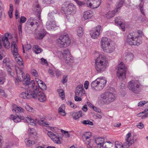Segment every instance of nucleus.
Wrapping results in <instances>:
<instances>
[{
	"label": "nucleus",
	"instance_id": "f257e3e1",
	"mask_svg": "<svg viewBox=\"0 0 148 148\" xmlns=\"http://www.w3.org/2000/svg\"><path fill=\"white\" fill-rule=\"evenodd\" d=\"M17 77L15 82L16 85H18L19 82L23 81V84L25 85L26 88H28V91L34 92L39 90V88L37 85H36L35 81L34 80L30 81V78L28 74L25 75L22 71L18 67H16Z\"/></svg>",
	"mask_w": 148,
	"mask_h": 148
},
{
	"label": "nucleus",
	"instance_id": "f03ea898",
	"mask_svg": "<svg viewBox=\"0 0 148 148\" xmlns=\"http://www.w3.org/2000/svg\"><path fill=\"white\" fill-rule=\"evenodd\" d=\"M108 61L106 57L102 55H99L95 60V68L98 73L104 71L108 66Z\"/></svg>",
	"mask_w": 148,
	"mask_h": 148
},
{
	"label": "nucleus",
	"instance_id": "7ed1b4c3",
	"mask_svg": "<svg viewBox=\"0 0 148 148\" xmlns=\"http://www.w3.org/2000/svg\"><path fill=\"white\" fill-rule=\"evenodd\" d=\"M143 35V33L140 30L130 33L127 36V42L130 45L138 46L141 43L139 41L138 37H141Z\"/></svg>",
	"mask_w": 148,
	"mask_h": 148
},
{
	"label": "nucleus",
	"instance_id": "20e7f679",
	"mask_svg": "<svg viewBox=\"0 0 148 148\" xmlns=\"http://www.w3.org/2000/svg\"><path fill=\"white\" fill-rule=\"evenodd\" d=\"M107 82L105 77H100L92 82L91 87L93 90L100 91L105 86Z\"/></svg>",
	"mask_w": 148,
	"mask_h": 148
},
{
	"label": "nucleus",
	"instance_id": "39448f33",
	"mask_svg": "<svg viewBox=\"0 0 148 148\" xmlns=\"http://www.w3.org/2000/svg\"><path fill=\"white\" fill-rule=\"evenodd\" d=\"M128 88L133 93L138 94L142 90V86L138 80H132L128 83Z\"/></svg>",
	"mask_w": 148,
	"mask_h": 148
},
{
	"label": "nucleus",
	"instance_id": "423d86ee",
	"mask_svg": "<svg viewBox=\"0 0 148 148\" xmlns=\"http://www.w3.org/2000/svg\"><path fill=\"white\" fill-rule=\"evenodd\" d=\"M62 8L63 11L66 16L73 15L75 13L76 11L75 5L68 1L64 3Z\"/></svg>",
	"mask_w": 148,
	"mask_h": 148
},
{
	"label": "nucleus",
	"instance_id": "0eeeda50",
	"mask_svg": "<svg viewBox=\"0 0 148 148\" xmlns=\"http://www.w3.org/2000/svg\"><path fill=\"white\" fill-rule=\"evenodd\" d=\"M58 45L60 47H66L71 43V40L68 34L63 35L57 40Z\"/></svg>",
	"mask_w": 148,
	"mask_h": 148
},
{
	"label": "nucleus",
	"instance_id": "6e6552de",
	"mask_svg": "<svg viewBox=\"0 0 148 148\" xmlns=\"http://www.w3.org/2000/svg\"><path fill=\"white\" fill-rule=\"evenodd\" d=\"M118 70L117 71V76L119 79L122 80L125 78V74L126 67L125 64L123 62H121L117 66Z\"/></svg>",
	"mask_w": 148,
	"mask_h": 148
},
{
	"label": "nucleus",
	"instance_id": "1a4fd4ad",
	"mask_svg": "<svg viewBox=\"0 0 148 148\" xmlns=\"http://www.w3.org/2000/svg\"><path fill=\"white\" fill-rule=\"evenodd\" d=\"M11 48L13 51V55L16 61L19 65H22L23 64V60L18 53V47L15 42L13 41L12 42Z\"/></svg>",
	"mask_w": 148,
	"mask_h": 148
},
{
	"label": "nucleus",
	"instance_id": "9d476101",
	"mask_svg": "<svg viewBox=\"0 0 148 148\" xmlns=\"http://www.w3.org/2000/svg\"><path fill=\"white\" fill-rule=\"evenodd\" d=\"M59 54H60L62 56L66 63H69L73 62V58L68 49H66L61 52H59Z\"/></svg>",
	"mask_w": 148,
	"mask_h": 148
},
{
	"label": "nucleus",
	"instance_id": "9b49d317",
	"mask_svg": "<svg viewBox=\"0 0 148 148\" xmlns=\"http://www.w3.org/2000/svg\"><path fill=\"white\" fill-rule=\"evenodd\" d=\"M115 95L110 92H106L101 95L104 101L106 103H109L114 101L115 99Z\"/></svg>",
	"mask_w": 148,
	"mask_h": 148
},
{
	"label": "nucleus",
	"instance_id": "f8f14e48",
	"mask_svg": "<svg viewBox=\"0 0 148 148\" xmlns=\"http://www.w3.org/2000/svg\"><path fill=\"white\" fill-rule=\"evenodd\" d=\"M101 30V25H97L90 31V35L91 37L93 39L97 38L100 34Z\"/></svg>",
	"mask_w": 148,
	"mask_h": 148
},
{
	"label": "nucleus",
	"instance_id": "ddd939ff",
	"mask_svg": "<svg viewBox=\"0 0 148 148\" xmlns=\"http://www.w3.org/2000/svg\"><path fill=\"white\" fill-rule=\"evenodd\" d=\"M101 0H87L88 6L92 8H96L100 5Z\"/></svg>",
	"mask_w": 148,
	"mask_h": 148
},
{
	"label": "nucleus",
	"instance_id": "4468645a",
	"mask_svg": "<svg viewBox=\"0 0 148 148\" xmlns=\"http://www.w3.org/2000/svg\"><path fill=\"white\" fill-rule=\"evenodd\" d=\"M33 95H34L35 97L33 98H37L41 102L45 101L47 99L46 97L45 94L42 91H39V90H37V92H33Z\"/></svg>",
	"mask_w": 148,
	"mask_h": 148
},
{
	"label": "nucleus",
	"instance_id": "2eb2a0df",
	"mask_svg": "<svg viewBox=\"0 0 148 148\" xmlns=\"http://www.w3.org/2000/svg\"><path fill=\"white\" fill-rule=\"evenodd\" d=\"M132 134L130 132H129L126 136V141L123 143V145L126 148L129 147L134 143V140L132 138Z\"/></svg>",
	"mask_w": 148,
	"mask_h": 148
},
{
	"label": "nucleus",
	"instance_id": "dca6fc26",
	"mask_svg": "<svg viewBox=\"0 0 148 148\" xmlns=\"http://www.w3.org/2000/svg\"><path fill=\"white\" fill-rule=\"evenodd\" d=\"M75 95L76 96H79L81 97L84 94L85 91L84 90L83 85H79L76 88Z\"/></svg>",
	"mask_w": 148,
	"mask_h": 148
},
{
	"label": "nucleus",
	"instance_id": "f3484780",
	"mask_svg": "<svg viewBox=\"0 0 148 148\" xmlns=\"http://www.w3.org/2000/svg\"><path fill=\"white\" fill-rule=\"evenodd\" d=\"M46 34V32L45 30L43 29L35 33L34 36L36 39L40 40L42 39Z\"/></svg>",
	"mask_w": 148,
	"mask_h": 148
},
{
	"label": "nucleus",
	"instance_id": "a211bd4d",
	"mask_svg": "<svg viewBox=\"0 0 148 148\" xmlns=\"http://www.w3.org/2000/svg\"><path fill=\"white\" fill-rule=\"evenodd\" d=\"M91 136V133L90 132H86L84 133L82 138L83 140L86 144H90V139Z\"/></svg>",
	"mask_w": 148,
	"mask_h": 148
},
{
	"label": "nucleus",
	"instance_id": "6ab92c4d",
	"mask_svg": "<svg viewBox=\"0 0 148 148\" xmlns=\"http://www.w3.org/2000/svg\"><path fill=\"white\" fill-rule=\"evenodd\" d=\"M33 95V92H30L27 91L26 92H23L20 95V97L23 99H30L34 98Z\"/></svg>",
	"mask_w": 148,
	"mask_h": 148
},
{
	"label": "nucleus",
	"instance_id": "aec40b11",
	"mask_svg": "<svg viewBox=\"0 0 148 148\" xmlns=\"http://www.w3.org/2000/svg\"><path fill=\"white\" fill-rule=\"evenodd\" d=\"M110 41L109 39L106 37H103L100 41L101 48L103 49L110 45Z\"/></svg>",
	"mask_w": 148,
	"mask_h": 148
},
{
	"label": "nucleus",
	"instance_id": "412c9836",
	"mask_svg": "<svg viewBox=\"0 0 148 148\" xmlns=\"http://www.w3.org/2000/svg\"><path fill=\"white\" fill-rule=\"evenodd\" d=\"M124 57L126 60L131 61L134 58V56L132 52L126 51L125 53Z\"/></svg>",
	"mask_w": 148,
	"mask_h": 148
},
{
	"label": "nucleus",
	"instance_id": "4be33fe9",
	"mask_svg": "<svg viewBox=\"0 0 148 148\" xmlns=\"http://www.w3.org/2000/svg\"><path fill=\"white\" fill-rule=\"evenodd\" d=\"M56 26L55 22L54 21H49L46 24V27L49 30H51Z\"/></svg>",
	"mask_w": 148,
	"mask_h": 148
},
{
	"label": "nucleus",
	"instance_id": "5701e85b",
	"mask_svg": "<svg viewBox=\"0 0 148 148\" xmlns=\"http://www.w3.org/2000/svg\"><path fill=\"white\" fill-rule=\"evenodd\" d=\"M38 21L33 17H30L28 19L27 21L26 24L28 25H30L32 27L34 25L38 23Z\"/></svg>",
	"mask_w": 148,
	"mask_h": 148
},
{
	"label": "nucleus",
	"instance_id": "b1692460",
	"mask_svg": "<svg viewBox=\"0 0 148 148\" xmlns=\"http://www.w3.org/2000/svg\"><path fill=\"white\" fill-rule=\"evenodd\" d=\"M2 41L5 47L7 49H8L10 47V43L8 41V38L5 36H3L2 38Z\"/></svg>",
	"mask_w": 148,
	"mask_h": 148
},
{
	"label": "nucleus",
	"instance_id": "393cba45",
	"mask_svg": "<svg viewBox=\"0 0 148 148\" xmlns=\"http://www.w3.org/2000/svg\"><path fill=\"white\" fill-rule=\"evenodd\" d=\"M114 50L115 47L111 44L103 49L104 52L108 53H112L114 51Z\"/></svg>",
	"mask_w": 148,
	"mask_h": 148
},
{
	"label": "nucleus",
	"instance_id": "a878e982",
	"mask_svg": "<svg viewBox=\"0 0 148 148\" xmlns=\"http://www.w3.org/2000/svg\"><path fill=\"white\" fill-rule=\"evenodd\" d=\"M10 118L13 120L15 123L19 122L21 120H23L24 119V117L23 116L19 117L18 116H16L13 115H11L10 116Z\"/></svg>",
	"mask_w": 148,
	"mask_h": 148
},
{
	"label": "nucleus",
	"instance_id": "bb28decb",
	"mask_svg": "<svg viewBox=\"0 0 148 148\" xmlns=\"http://www.w3.org/2000/svg\"><path fill=\"white\" fill-rule=\"evenodd\" d=\"M116 12L115 10L109 11L105 14V16L107 18H110L115 16Z\"/></svg>",
	"mask_w": 148,
	"mask_h": 148
},
{
	"label": "nucleus",
	"instance_id": "cd10ccee",
	"mask_svg": "<svg viewBox=\"0 0 148 148\" xmlns=\"http://www.w3.org/2000/svg\"><path fill=\"white\" fill-rule=\"evenodd\" d=\"M92 16V12L90 11H86L84 12V18L85 20L90 18Z\"/></svg>",
	"mask_w": 148,
	"mask_h": 148
},
{
	"label": "nucleus",
	"instance_id": "c85d7f7f",
	"mask_svg": "<svg viewBox=\"0 0 148 148\" xmlns=\"http://www.w3.org/2000/svg\"><path fill=\"white\" fill-rule=\"evenodd\" d=\"M58 112L62 116H64L66 115L65 111V107L64 105H62L58 110Z\"/></svg>",
	"mask_w": 148,
	"mask_h": 148
},
{
	"label": "nucleus",
	"instance_id": "c756f323",
	"mask_svg": "<svg viewBox=\"0 0 148 148\" xmlns=\"http://www.w3.org/2000/svg\"><path fill=\"white\" fill-rule=\"evenodd\" d=\"M25 142L27 147H30L32 146L35 143V141L34 140L32 141L26 138L25 140Z\"/></svg>",
	"mask_w": 148,
	"mask_h": 148
},
{
	"label": "nucleus",
	"instance_id": "7c9ffc66",
	"mask_svg": "<svg viewBox=\"0 0 148 148\" xmlns=\"http://www.w3.org/2000/svg\"><path fill=\"white\" fill-rule=\"evenodd\" d=\"M12 111L13 112H14L16 114H17L23 112L24 111V110L21 107L16 106L15 108L14 109H13L12 110Z\"/></svg>",
	"mask_w": 148,
	"mask_h": 148
},
{
	"label": "nucleus",
	"instance_id": "2f4dec72",
	"mask_svg": "<svg viewBox=\"0 0 148 148\" xmlns=\"http://www.w3.org/2000/svg\"><path fill=\"white\" fill-rule=\"evenodd\" d=\"M123 2L120 1L116 5V8L115 9L116 12H118L120 10L121 8L122 7Z\"/></svg>",
	"mask_w": 148,
	"mask_h": 148
},
{
	"label": "nucleus",
	"instance_id": "473e14b6",
	"mask_svg": "<svg viewBox=\"0 0 148 148\" xmlns=\"http://www.w3.org/2000/svg\"><path fill=\"white\" fill-rule=\"evenodd\" d=\"M104 142V139L102 138H96L95 140V142L97 145V146L101 145Z\"/></svg>",
	"mask_w": 148,
	"mask_h": 148
},
{
	"label": "nucleus",
	"instance_id": "72a5a7b5",
	"mask_svg": "<svg viewBox=\"0 0 148 148\" xmlns=\"http://www.w3.org/2000/svg\"><path fill=\"white\" fill-rule=\"evenodd\" d=\"M51 139L56 143L58 144L61 143L60 140L59 138L56 134L54 135V136H53Z\"/></svg>",
	"mask_w": 148,
	"mask_h": 148
},
{
	"label": "nucleus",
	"instance_id": "f704fd0d",
	"mask_svg": "<svg viewBox=\"0 0 148 148\" xmlns=\"http://www.w3.org/2000/svg\"><path fill=\"white\" fill-rule=\"evenodd\" d=\"M57 91L60 96L62 99H63L65 97L64 93L63 90L62 89H58Z\"/></svg>",
	"mask_w": 148,
	"mask_h": 148
},
{
	"label": "nucleus",
	"instance_id": "c9c22d12",
	"mask_svg": "<svg viewBox=\"0 0 148 148\" xmlns=\"http://www.w3.org/2000/svg\"><path fill=\"white\" fill-rule=\"evenodd\" d=\"M83 29L81 27H78L77 29V34L78 36L80 37L83 34Z\"/></svg>",
	"mask_w": 148,
	"mask_h": 148
},
{
	"label": "nucleus",
	"instance_id": "e433bc0d",
	"mask_svg": "<svg viewBox=\"0 0 148 148\" xmlns=\"http://www.w3.org/2000/svg\"><path fill=\"white\" fill-rule=\"evenodd\" d=\"M26 120L27 122L28 123H29L30 125L33 126H35L36 125L35 122L31 118L27 117L26 118Z\"/></svg>",
	"mask_w": 148,
	"mask_h": 148
},
{
	"label": "nucleus",
	"instance_id": "4c0bfd02",
	"mask_svg": "<svg viewBox=\"0 0 148 148\" xmlns=\"http://www.w3.org/2000/svg\"><path fill=\"white\" fill-rule=\"evenodd\" d=\"M97 148H108L109 146H108V142H104L103 144L101 145L97 146Z\"/></svg>",
	"mask_w": 148,
	"mask_h": 148
},
{
	"label": "nucleus",
	"instance_id": "58836bf2",
	"mask_svg": "<svg viewBox=\"0 0 148 148\" xmlns=\"http://www.w3.org/2000/svg\"><path fill=\"white\" fill-rule=\"evenodd\" d=\"M81 123L85 125H93V123L88 120H84L81 122Z\"/></svg>",
	"mask_w": 148,
	"mask_h": 148
},
{
	"label": "nucleus",
	"instance_id": "ea45409f",
	"mask_svg": "<svg viewBox=\"0 0 148 148\" xmlns=\"http://www.w3.org/2000/svg\"><path fill=\"white\" fill-rule=\"evenodd\" d=\"M33 49L36 53H40L41 51V49L40 48L38 47V45H34Z\"/></svg>",
	"mask_w": 148,
	"mask_h": 148
},
{
	"label": "nucleus",
	"instance_id": "a19ab883",
	"mask_svg": "<svg viewBox=\"0 0 148 148\" xmlns=\"http://www.w3.org/2000/svg\"><path fill=\"white\" fill-rule=\"evenodd\" d=\"M34 7H35V10L37 11V12H39L40 10V6L39 3L36 2L34 5Z\"/></svg>",
	"mask_w": 148,
	"mask_h": 148
},
{
	"label": "nucleus",
	"instance_id": "79ce46f5",
	"mask_svg": "<svg viewBox=\"0 0 148 148\" xmlns=\"http://www.w3.org/2000/svg\"><path fill=\"white\" fill-rule=\"evenodd\" d=\"M67 105L69 106L71 108L75 109L77 107V106L71 101H68L66 102Z\"/></svg>",
	"mask_w": 148,
	"mask_h": 148
},
{
	"label": "nucleus",
	"instance_id": "37998d69",
	"mask_svg": "<svg viewBox=\"0 0 148 148\" xmlns=\"http://www.w3.org/2000/svg\"><path fill=\"white\" fill-rule=\"evenodd\" d=\"M72 116L74 120H77L80 118L77 112H73L72 114Z\"/></svg>",
	"mask_w": 148,
	"mask_h": 148
},
{
	"label": "nucleus",
	"instance_id": "c03bdc74",
	"mask_svg": "<svg viewBox=\"0 0 148 148\" xmlns=\"http://www.w3.org/2000/svg\"><path fill=\"white\" fill-rule=\"evenodd\" d=\"M28 133L29 134L36 135L37 134L36 131L33 128H29L28 130Z\"/></svg>",
	"mask_w": 148,
	"mask_h": 148
},
{
	"label": "nucleus",
	"instance_id": "a18cd8bd",
	"mask_svg": "<svg viewBox=\"0 0 148 148\" xmlns=\"http://www.w3.org/2000/svg\"><path fill=\"white\" fill-rule=\"evenodd\" d=\"M38 123L40 125H42L45 126L46 127L48 126L49 124L46 123V122L44 121L40 120L38 121Z\"/></svg>",
	"mask_w": 148,
	"mask_h": 148
},
{
	"label": "nucleus",
	"instance_id": "49530a36",
	"mask_svg": "<svg viewBox=\"0 0 148 148\" xmlns=\"http://www.w3.org/2000/svg\"><path fill=\"white\" fill-rule=\"evenodd\" d=\"M142 113H145V114L142 116V118L143 119L148 117V109H145L142 112Z\"/></svg>",
	"mask_w": 148,
	"mask_h": 148
},
{
	"label": "nucleus",
	"instance_id": "de8ad7c7",
	"mask_svg": "<svg viewBox=\"0 0 148 148\" xmlns=\"http://www.w3.org/2000/svg\"><path fill=\"white\" fill-rule=\"evenodd\" d=\"M25 108L26 110L29 112H33L34 111V108L32 107H31L28 105H27L25 106Z\"/></svg>",
	"mask_w": 148,
	"mask_h": 148
},
{
	"label": "nucleus",
	"instance_id": "09e8293b",
	"mask_svg": "<svg viewBox=\"0 0 148 148\" xmlns=\"http://www.w3.org/2000/svg\"><path fill=\"white\" fill-rule=\"evenodd\" d=\"M115 22L116 24L120 25L121 23V18L118 17L116 18L115 19Z\"/></svg>",
	"mask_w": 148,
	"mask_h": 148
},
{
	"label": "nucleus",
	"instance_id": "8fccbe9b",
	"mask_svg": "<svg viewBox=\"0 0 148 148\" xmlns=\"http://www.w3.org/2000/svg\"><path fill=\"white\" fill-rule=\"evenodd\" d=\"M148 102V101H141L138 103V106L142 107Z\"/></svg>",
	"mask_w": 148,
	"mask_h": 148
},
{
	"label": "nucleus",
	"instance_id": "3c124183",
	"mask_svg": "<svg viewBox=\"0 0 148 148\" xmlns=\"http://www.w3.org/2000/svg\"><path fill=\"white\" fill-rule=\"evenodd\" d=\"M115 145L116 148H123V146L122 144L118 142H115Z\"/></svg>",
	"mask_w": 148,
	"mask_h": 148
},
{
	"label": "nucleus",
	"instance_id": "603ef678",
	"mask_svg": "<svg viewBox=\"0 0 148 148\" xmlns=\"http://www.w3.org/2000/svg\"><path fill=\"white\" fill-rule=\"evenodd\" d=\"M39 88L42 90H46L47 89V86L45 83L44 82H43V83L39 87Z\"/></svg>",
	"mask_w": 148,
	"mask_h": 148
},
{
	"label": "nucleus",
	"instance_id": "864d4df0",
	"mask_svg": "<svg viewBox=\"0 0 148 148\" xmlns=\"http://www.w3.org/2000/svg\"><path fill=\"white\" fill-rule=\"evenodd\" d=\"M27 20L26 18L24 16H21L20 18V24L25 23Z\"/></svg>",
	"mask_w": 148,
	"mask_h": 148
},
{
	"label": "nucleus",
	"instance_id": "5fc2aeb1",
	"mask_svg": "<svg viewBox=\"0 0 148 148\" xmlns=\"http://www.w3.org/2000/svg\"><path fill=\"white\" fill-rule=\"evenodd\" d=\"M31 73L34 76L36 77L38 76V74L37 71L34 69L32 70Z\"/></svg>",
	"mask_w": 148,
	"mask_h": 148
},
{
	"label": "nucleus",
	"instance_id": "6e6d98bb",
	"mask_svg": "<svg viewBox=\"0 0 148 148\" xmlns=\"http://www.w3.org/2000/svg\"><path fill=\"white\" fill-rule=\"evenodd\" d=\"M74 99L76 101H79L82 100L80 97L79 96H76L75 95L74 97Z\"/></svg>",
	"mask_w": 148,
	"mask_h": 148
},
{
	"label": "nucleus",
	"instance_id": "4d7b16f0",
	"mask_svg": "<svg viewBox=\"0 0 148 148\" xmlns=\"http://www.w3.org/2000/svg\"><path fill=\"white\" fill-rule=\"evenodd\" d=\"M143 4H144L143 3L142 5H141V3H140V6L139 8L141 13L142 14L144 15L145 13L143 10Z\"/></svg>",
	"mask_w": 148,
	"mask_h": 148
},
{
	"label": "nucleus",
	"instance_id": "13d9d810",
	"mask_svg": "<svg viewBox=\"0 0 148 148\" xmlns=\"http://www.w3.org/2000/svg\"><path fill=\"white\" fill-rule=\"evenodd\" d=\"M41 63L42 64H47V61L46 59H45L43 58H41Z\"/></svg>",
	"mask_w": 148,
	"mask_h": 148
},
{
	"label": "nucleus",
	"instance_id": "bf43d9fd",
	"mask_svg": "<svg viewBox=\"0 0 148 148\" xmlns=\"http://www.w3.org/2000/svg\"><path fill=\"white\" fill-rule=\"evenodd\" d=\"M89 84V83L88 81H86L85 82L84 85V88L86 89H87L88 88Z\"/></svg>",
	"mask_w": 148,
	"mask_h": 148
},
{
	"label": "nucleus",
	"instance_id": "052dcab7",
	"mask_svg": "<svg viewBox=\"0 0 148 148\" xmlns=\"http://www.w3.org/2000/svg\"><path fill=\"white\" fill-rule=\"evenodd\" d=\"M6 69L7 70V71L8 73H9L10 74L11 76H13V75H12L11 74V71H12V70L10 68V66H8L7 67H6Z\"/></svg>",
	"mask_w": 148,
	"mask_h": 148
},
{
	"label": "nucleus",
	"instance_id": "680f3d73",
	"mask_svg": "<svg viewBox=\"0 0 148 148\" xmlns=\"http://www.w3.org/2000/svg\"><path fill=\"white\" fill-rule=\"evenodd\" d=\"M25 49L27 50L30 49L32 48L30 44H27L24 46Z\"/></svg>",
	"mask_w": 148,
	"mask_h": 148
},
{
	"label": "nucleus",
	"instance_id": "e2e57ef3",
	"mask_svg": "<svg viewBox=\"0 0 148 148\" xmlns=\"http://www.w3.org/2000/svg\"><path fill=\"white\" fill-rule=\"evenodd\" d=\"M18 29L19 31V33H21L22 32V25L21 24H20L18 26Z\"/></svg>",
	"mask_w": 148,
	"mask_h": 148
},
{
	"label": "nucleus",
	"instance_id": "0e129e2a",
	"mask_svg": "<svg viewBox=\"0 0 148 148\" xmlns=\"http://www.w3.org/2000/svg\"><path fill=\"white\" fill-rule=\"evenodd\" d=\"M136 126L137 127L140 129H142L143 127V124L141 123H139Z\"/></svg>",
	"mask_w": 148,
	"mask_h": 148
},
{
	"label": "nucleus",
	"instance_id": "69168bd1",
	"mask_svg": "<svg viewBox=\"0 0 148 148\" xmlns=\"http://www.w3.org/2000/svg\"><path fill=\"white\" fill-rule=\"evenodd\" d=\"M47 134L48 136H49V137L50 138H52L53 136H54V135H55V134L51 131L49 132Z\"/></svg>",
	"mask_w": 148,
	"mask_h": 148
},
{
	"label": "nucleus",
	"instance_id": "338daca9",
	"mask_svg": "<svg viewBox=\"0 0 148 148\" xmlns=\"http://www.w3.org/2000/svg\"><path fill=\"white\" fill-rule=\"evenodd\" d=\"M9 61H10V60H9L8 58H5L3 60V63L5 64L6 63L9 62Z\"/></svg>",
	"mask_w": 148,
	"mask_h": 148
},
{
	"label": "nucleus",
	"instance_id": "774afa93",
	"mask_svg": "<svg viewBox=\"0 0 148 148\" xmlns=\"http://www.w3.org/2000/svg\"><path fill=\"white\" fill-rule=\"evenodd\" d=\"M5 81V78L3 77H0V84H3Z\"/></svg>",
	"mask_w": 148,
	"mask_h": 148
}]
</instances>
